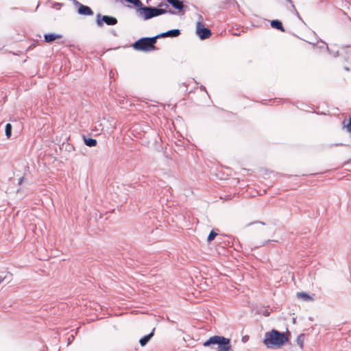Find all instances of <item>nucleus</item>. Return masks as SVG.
I'll list each match as a JSON object with an SVG mask.
<instances>
[{"label":"nucleus","mask_w":351,"mask_h":351,"mask_svg":"<svg viewBox=\"0 0 351 351\" xmlns=\"http://www.w3.org/2000/svg\"><path fill=\"white\" fill-rule=\"evenodd\" d=\"M288 341L289 338L284 332L272 329L265 334L263 342L267 348L278 349L282 348Z\"/></svg>","instance_id":"f257e3e1"},{"label":"nucleus","mask_w":351,"mask_h":351,"mask_svg":"<svg viewBox=\"0 0 351 351\" xmlns=\"http://www.w3.org/2000/svg\"><path fill=\"white\" fill-rule=\"evenodd\" d=\"M213 345L218 346V351H230L231 350L230 340L223 336L211 337L203 343L204 347H210Z\"/></svg>","instance_id":"f03ea898"},{"label":"nucleus","mask_w":351,"mask_h":351,"mask_svg":"<svg viewBox=\"0 0 351 351\" xmlns=\"http://www.w3.org/2000/svg\"><path fill=\"white\" fill-rule=\"evenodd\" d=\"M136 12L138 15L145 21H147L155 16L162 15L167 12H169L171 14L174 13V12L173 11H167L165 9L158 8L156 7H141L138 8Z\"/></svg>","instance_id":"7ed1b4c3"},{"label":"nucleus","mask_w":351,"mask_h":351,"mask_svg":"<svg viewBox=\"0 0 351 351\" xmlns=\"http://www.w3.org/2000/svg\"><path fill=\"white\" fill-rule=\"evenodd\" d=\"M156 36L153 37H145L138 39L133 45V48L136 51H150L156 49L155 44L157 41Z\"/></svg>","instance_id":"20e7f679"},{"label":"nucleus","mask_w":351,"mask_h":351,"mask_svg":"<svg viewBox=\"0 0 351 351\" xmlns=\"http://www.w3.org/2000/svg\"><path fill=\"white\" fill-rule=\"evenodd\" d=\"M96 23L97 26L102 27L105 23L107 25H115L117 23V19L111 16L97 14Z\"/></svg>","instance_id":"39448f33"},{"label":"nucleus","mask_w":351,"mask_h":351,"mask_svg":"<svg viewBox=\"0 0 351 351\" xmlns=\"http://www.w3.org/2000/svg\"><path fill=\"white\" fill-rule=\"evenodd\" d=\"M196 34L202 40L208 38L211 36L210 30L208 28H206L201 22L197 23Z\"/></svg>","instance_id":"423d86ee"},{"label":"nucleus","mask_w":351,"mask_h":351,"mask_svg":"<svg viewBox=\"0 0 351 351\" xmlns=\"http://www.w3.org/2000/svg\"><path fill=\"white\" fill-rule=\"evenodd\" d=\"M75 3L79 5L78 8V13L82 15L90 16L93 14V12L92 10L86 5H82L77 2V1H74Z\"/></svg>","instance_id":"0eeeda50"},{"label":"nucleus","mask_w":351,"mask_h":351,"mask_svg":"<svg viewBox=\"0 0 351 351\" xmlns=\"http://www.w3.org/2000/svg\"><path fill=\"white\" fill-rule=\"evenodd\" d=\"M180 34V30L176 29L169 30L166 32L158 34V35H156V37H157V38H163V37H166V36L177 37Z\"/></svg>","instance_id":"6e6552de"},{"label":"nucleus","mask_w":351,"mask_h":351,"mask_svg":"<svg viewBox=\"0 0 351 351\" xmlns=\"http://www.w3.org/2000/svg\"><path fill=\"white\" fill-rule=\"evenodd\" d=\"M62 37V36L60 34H52V33L47 34H45V36H44L45 41L47 43H51V42L55 40L56 39L60 38Z\"/></svg>","instance_id":"1a4fd4ad"},{"label":"nucleus","mask_w":351,"mask_h":351,"mask_svg":"<svg viewBox=\"0 0 351 351\" xmlns=\"http://www.w3.org/2000/svg\"><path fill=\"white\" fill-rule=\"evenodd\" d=\"M167 2L171 4L174 8L182 10L184 5L182 1L180 0H167Z\"/></svg>","instance_id":"9d476101"},{"label":"nucleus","mask_w":351,"mask_h":351,"mask_svg":"<svg viewBox=\"0 0 351 351\" xmlns=\"http://www.w3.org/2000/svg\"><path fill=\"white\" fill-rule=\"evenodd\" d=\"M154 330L155 329L154 328L149 334H148L147 335H145V337H143V338H141L140 339L139 343H140L141 346H145L149 342V341L151 339V338L154 335Z\"/></svg>","instance_id":"9b49d317"},{"label":"nucleus","mask_w":351,"mask_h":351,"mask_svg":"<svg viewBox=\"0 0 351 351\" xmlns=\"http://www.w3.org/2000/svg\"><path fill=\"white\" fill-rule=\"evenodd\" d=\"M271 26L276 29L280 30L281 32H285L282 23L278 20H273L271 21Z\"/></svg>","instance_id":"f8f14e48"},{"label":"nucleus","mask_w":351,"mask_h":351,"mask_svg":"<svg viewBox=\"0 0 351 351\" xmlns=\"http://www.w3.org/2000/svg\"><path fill=\"white\" fill-rule=\"evenodd\" d=\"M12 279V274L7 271L4 276L0 274V283L1 282L5 281L7 283H9Z\"/></svg>","instance_id":"ddd939ff"},{"label":"nucleus","mask_w":351,"mask_h":351,"mask_svg":"<svg viewBox=\"0 0 351 351\" xmlns=\"http://www.w3.org/2000/svg\"><path fill=\"white\" fill-rule=\"evenodd\" d=\"M84 143L88 147H95L97 145V141L91 138H84Z\"/></svg>","instance_id":"4468645a"},{"label":"nucleus","mask_w":351,"mask_h":351,"mask_svg":"<svg viewBox=\"0 0 351 351\" xmlns=\"http://www.w3.org/2000/svg\"><path fill=\"white\" fill-rule=\"evenodd\" d=\"M298 298H300L304 301H308L312 300V298L305 292H299L297 293Z\"/></svg>","instance_id":"2eb2a0df"},{"label":"nucleus","mask_w":351,"mask_h":351,"mask_svg":"<svg viewBox=\"0 0 351 351\" xmlns=\"http://www.w3.org/2000/svg\"><path fill=\"white\" fill-rule=\"evenodd\" d=\"M304 335L303 334L299 335L296 339L297 344L300 346L301 349L304 347Z\"/></svg>","instance_id":"dca6fc26"},{"label":"nucleus","mask_w":351,"mask_h":351,"mask_svg":"<svg viewBox=\"0 0 351 351\" xmlns=\"http://www.w3.org/2000/svg\"><path fill=\"white\" fill-rule=\"evenodd\" d=\"M12 125L10 123H7L5 128V135L8 138H10L12 134Z\"/></svg>","instance_id":"f3484780"},{"label":"nucleus","mask_w":351,"mask_h":351,"mask_svg":"<svg viewBox=\"0 0 351 351\" xmlns=\"http://www.w3.org/2000/svg\"><path fill=\"white\" fill-rule=\"evenodd\" d=\"M127 2L134 4L136 7L142 5V3L140 0H125Z\"/></svg>","instance_id":"a211bd4d"},{"label":"nucleus","mask_w":351,"mask_h":351,"mask_svg":"<svg viewBox=\"0 0 351 351\" xmlns=\"http://www.w3.org/2000/svg\"><path fill=\"white\" fill-rule=\"evenodd\" d=\"M217 234L216 232H215L213 230H212V231L210 232V234H209V235H208V238H207V241H208V242H210V241H212L215 238V237L217 236Z\"/></svg>","instance_id":"6ab92c4d"},{"label":"nucleus","mask_w":351,"mask_h":351,"mask_svg":"<svg viewBox=\"0 0 351 351\" xmlns=\"http://www.w3.org/2000/svg\"><path fill=\"white\" fill-rule=\"evenodd\" d=\"M23 177H21L19 180V184H21L22 182H23Z\"/></svg>","instance_id":"aec40b11"},{"label":"nucleus","mask_w":351,"mask_h":351,"mask_svg":"<svg viewBox=\"0 0 351 351\" xmlns=\"http://www.w3.org/2000/svg\"><path fill=\"white\" fill-rule=\"evenodd\" d=\"M99 129H97V132L102 131L103 128H101V124H99Z\"/></svg>","instance_id":"412c9836"},{"label":"nucleus","mask_w":351,"mask_h":351,"mask_svg":"<svg viewBox=\"0 0 351 351\" xmlns=\"http://www.w3.org/2000/svg\"><path fill=\"white\" fill-rule=\"evenodd\" d=\"M247 340V337H243L242 338V341H243V342H245Z\"/></svg>","instance_id":"4be33fe9"},{"label":"nucleus","mask_w":351,"mask_h":351,"mask_svg":"<svg viewBox=\"0 0 351 351\" xmlns=\"http://www.w3.org/2000/svg\"><path fill=\"white\" fill-rule=\"evenodd\" d=\"M288 2L291 3L292 4V7L295 9V6L292 3V1L291 0H287Z\"/></svg>","instance_id":"5701e85b"},{"label":"nucleus","mask_w":351,"mask_h":351,"mask_svg":"<svg viewBox=\"0 0 351 351\" xmlns=\"http://www.w3.org/2000/svg\"><path fill=\"white\" fill-rule=\"evenodd\" d=\"M295 14H296V16L300 19H301L300 16V14L299 13L295 10Z\"/></svg>","instance_id":"b1692460"},{"label":"nucleus","mask_w":351,"mask_h":351,"mask_svg":"<svg viewBox=\"0 0 351 351\" xmlns=\"http://www.w3.org/2000/svg\"><path fill=\"white\" fill-rule=\"evenodd\" d=\"M293 322L295 323V318H293Z\"/></svg>","instance_id":"393cba45"},{"label":"nucleus","mask_w":351,"mask_h":351,"mask_svg":"<svg viewBox=\"0 0 351 351\" xmlns=\"http://www.w3.org/2000/svg\"><path fill=\"white\" fill-rule=\"evenodd\" d=\"M201 88L203 89V90H205V87L204 86H202Z\"/></svg>","instance_id":"a878e982"},{"label":"nucleus","mask_w":351,"mask_h":351,"mask_svg":"<svg viewBox=\"0 0 351 351\" xmlns=\"http://www.w3.org/2000/svg\"><path fill=\"white\" fill-rule=\"evenodd\" d=\"M95 129H99V126L97 128V126H95Z\"/></svg>","instance_id":"bb28decb"},{"label":"nucleus","mask_w":351,"mask_h":351,"mask_svg":"<svg viewBox=\"0 0 351 351\" xmlns=\"http://www.w3.org/2000/svg\"><path fill=\"white\" fill-rule=\"evenodd\" d=\"M76 0H73V1H75Z\"/></svg>","instance_id":"cd10ccee"}]
</instances>
